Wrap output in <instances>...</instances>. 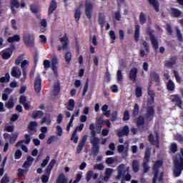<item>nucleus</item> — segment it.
I'll return each mask as SVG.
<instances>
[{
  "instance_id": "1",
  "label": "nucleus",
  "mask_w": 183,
  "mask_h": 183,
  "mask_svg": "<svg viewBox=\"0 0 183 183\" xmlns=\"http://www.w3.org/2000/svg\"><path fill=\"white\" fill-rule=\"evenodd\" d=\"M91 135L92 138L90 139V144L92 147V155L97 156L99 154V137H97V132L95 130H92Z\"/></svg>"
},
{
  "instance_id": "2",
  "label": "nucleus",
  "mask_w": 183,
  "mask_h": 183,
  "mask_svg": "<svg viewBox=\"0 0 183 183\" xmlns=\"http://www.w3.org/2000/svg\"><path fill=\"white\" fill-rule=\"evenodd\" d=\"M127 172V171H125V164H120L118 167H117V179H120L122 177L124 181H131V178H132V177L131 176V174H127L126 175L124 176V174Z\"/></svg>"
},
{
  "instance_id": "3",
  "label": "nucleus",
  "mask_w": 183,
  "mask_h": 183,
  "mask_svg": "<svg viewBox=\"0 0 183 183\" xmlns=\"http://www.w3.org/2000/svg\"><path fill=\"white\" fill-rule=\"evenodd\" d=\"M164 165V162L162 160H157L154 162V166L152 167V171L154 177L152 179V183H157L158 179V174H159V169Z\"/></svg>"
},
{
  "instance_id": "4",
  "label": "nucleus",
  "mask_w": 183,
  "mask_h": 183,
  "mask_svg": "<svg viewBox=\"0 0 183 183\" xmlns=\"http://www.w3.org/2000/svg\"><path fill=\"white\" fill-rule=\"evenodd\" d=\"M23 41L29 48H34V46H35V39H34V36L31 34H24Z\"/></svg>"
},
{
  "instance_id": "5",
  "label": "nucleus",
  "mask_w": 183,
  "mask_h": 183,
  "mask_svg": "<svg viewBox=\"0 0 183 183\" xmlns=\"http://www.w3.org/2000/svg\"><path fill=\"white\" fill-rule=\"evenodd\" d=\"M147 35H149L151 44L154 48V49H158L159 48V44L158 43V39H157V37L153 34L154 31L152 30H147Z\"/></svg>"
},
{
  "instance_id": "6",
  "label": "nucleus",
  "mask_w": 183,
  "mask_h": 183,
  "mask_svg": "<svg viewBox=\"0 0 183 183\" xmlns=\"http://www.w3.org/2000/svg\"><path fill=\"white\" fill-rule=\"evenodd\" d=\"M15 49V45L12 44L9 48L6 49L1 55L3 59H9L12 56V54Z\"/></svg>"
},
{
  "instance_id": "7",
  "label": "nucleus",
  "mask_w": 183,
  "mask_h": 183,
  "mask_svg": "<svg viewBox=\"0 0 183 183\" xmlns=\"http://www.w3.org/2000/svg\"><path fill=\"white\" fill-rule=\"evenodd\" d=\"M94 9V6L91 2H86L85 4V15L86 18L89 20L92 19V11Z\"/></svg>"
},
{
  "instance_id": "8",
  "label": "nucleus",
  "mask_w": 183,
  "mask_h": 183,
  "mask_svg": "<svg viewBox=\"0 0 183 183\" xmlns=\"http://www.w3.org/2000/svg\"><path fill=\"white\" fill-rule=\"evenodd\" d=\"M155 115V109H154L153 106H149L147 108L145 118L147 119H149V121H152L154 119V116Z\"/></svg>"
},
{
  "instance_id": "9",
  "label": "nucleus",
  "mask_w": 183,
  "mask_h": 183,
  "mask_svg": "<svg viewBox=\"0 0 183 183\" xmlns=\"http://www.w3.org/2000/svg\"><path fill=\"white\" fill-rule=\"evenodd\" d=\"M42 89V80L41 76H37L34 81V91L36 94H39Z\"/></svg>"
},
{
  "instance_id": "10",
  "label": "nucleus",
  "mask_w": 183,
  "mask_h": 183,
  "mask_svg": "<svg viewBox=\"0 0 183 183\" xmlns=\"http://www.w3.org/2000/svg\"><path fill=\"white\" fill-rule=\"evenodd\" d=\"M88 139V136L84 135L82 139L79 142V144L76 147V154H81L82 152V149L84 147H85V144H86V141Z\"/></svg>"
},
{
  "instance_id": "11",
  "label": "nucleus",
  "mask_w": 183,
  "mask_h": 183,
  "mask_svg": "<svg viewBox=\"0 0 183 183\" xmlns=\"http://www.w3.org/2000/svg\"><path fill=\"white\" fill-rule=\"evenodd\" d=\"M138 76V69L134 67L131 69L129 73V79L132 82H137V76Z\"/></svg>"
},
{
  "instance_id": "12",
  "label": "nucleus",
  "mask_w": 183,
  "mask_h": 183,
  "mask_svg": "<svg viewBox=\"0 0 183 183\" xmlns=\"http://www.w3.org/2000/svg\"><path fill=\"white\" fill-rule=\"evenodd\" d=\"M128 135H129V127L128 126H124L122 129L117 132V137H119V138L128 137Z\"/></svg>"
},
{
  "instance_id": "13",
  "label": "nucleus",
  "mask_w": 183,
  "mask_h": 183,
  "mask_svg": "<svg viewBox=\"0 0 183 183\" xmlns=\"http://www.w3.org/2000/svg\"><path fill=\"white\" fill-rule=\"evenodd\" d=\"M182 155L179 156V159H175L174 160V166L173 168H176L177 167L179 168V167H183V149H181Z\"/></svg>"
},
{
  "instance_id": "14",
  "label": "nucleus",
  "mask_w": 183,
  "mask_h": 183,
  "mask_svg": "<svg viewBox=\"0 0 183 183\" xmlns=\"http://www.w3.org/2000/svg\"><path fill=\"white\" fill-rule=\"evenodd\" d=\"M36 125H38L36 122H31L29 124L28 129H29V134H30V135H34V134L36 132Z\"/></svg>"
},
{
  "instance_id": "15",
  "label": "nucleus",
  "mask_w": 183,
  "mask_h": 183,
  "mask_svg": "<svg viewBox=\"0 0 183 183\" xmlns=\"http://www.w3.org/2000/svg\"><path fill=\"white\" fill-rule=\"evenodd\" d=\"M58 8V5L55 0H52L49 6L48 15H52L54 11Z\"/></svg>"
},
{
  "instance_id": "16",
  "label": "nucleus",
  "mask_w": 183,
  "mask_h": 183,
  "mask_svg": "<svg viewBox=\"0 0 183 183\" xmlns=\"http://www.w3.org/2000/svg\"><path fill=\"white\" fill-rule=\"evenodd\" d=\"M58 59L56 57H53L51 59V69L54 74V75H58Z\"/></svg>"
},
{
  "instance_id": "17",
  "label": "nucleus",
  "mask_w": 183,
  "mask_h": 183,
  "mask_svg": "<svg viewBox=\"0 0 183 183\" xmlns=\"http://www.w3.org/2000/svg\"><path fill=\"white\" fill-rule=\"evenodd\" d=\"M55 164H56V160H55V159H53L51 160L50 163L46 168V173L47 174V175H49V177L51 175V172L54 169V167H55Z\"/></svg>"
},
{
  "instance_id": "18",
  "label": "nucleus",
  "mask_w": 183,
  "mask_h": 183,
  "mask_svg": "<svg viewBox=\"0 0 183 183\" xmlns=\"http://www.w3.org/2000/svg\"><path fill=\"white\" fill-rule=\"evenodd\" d=\"M172 97V102H175L179 108H181V105H182V100L181 97L178 96V94H173Z\"/></svg>"
},
{
  "instance_id": "19",
  "label": "nucleus",
  "mask_w": 183,
  "mask_h": 183,
  "mask_svg": "<svg viewBox=\"0 0 183 183\" xmlns=\"http://www.w3.org/2000/svg\"><path fill=\"white\" fill-rule=\"evenodd\" d=\"M98 173L94 174V171L89 170L86 173V181H87V182H89V181H91V178H93V179H97L98 178Z\"/></svg>"
},
{
  "instance_id": "20",
  "label": "nucleus",
  "mask_w": 183,
  "mask_h": 183,
  "mask_svg": "<svg viewBox=\"0 0 183 183\" xmlns=\"http://www.w3.org/2000/svg\"><path fill=\"white\" fill-rule=\"evenodd\" d=\"M150 77L156 82L157 86H159L161 84V80L159 79V74L155 71H153L150 74Z\"/></svg>"
},
{
  "instance_id": "21",
  "label": "nucleus",
  "mask_w": 183,
  "mask_h": 183,
  "mask_svg": "<svg viewBox=\"0 0 183 183\" xmlns=\"http://www.w3.org/2000/svg\"><path fill=\"white\" fill-rule=\"evenodd\" d=\"M183 167L179 166L176 167H173V175L174 178H178V177H181L182 174Z\"/></svg>"
},
{
  "instance_id": "22",
  "label": "nucleus",
  "mask_w": 183,
  "mask_h": 183,
  "mask_svg": "<svg viewBox=\"0 0 183 183\" xmlns=\"http://www.w3.org/2000/svg\"><path fill=\"white\" fill-rule=\"evenodd\" d=\"M170 11L171 16H173V18H179V16L182 15V11L178 9L171 8Z\"/></svg>"
},
{
  "instance_id": "23",
  "label": "nucleus",
  "mask_w": 183,
  "mask_h": 183,
  "mask_svg": "<svg viewBox=\"0 0 183 183\" xmlns=\"http://www.w3.org/2000/svg\"><path fill=\"white\" fill-rule=\"evenodd\" d=\"M60 42L63 43V49H68V46H69V41L68 40V36L66 34H64V36L59 39Z\"/></svg>"
},
{
  "instance_id": "24",
  "label": "nucleus",
  "mask_w": 183,
  "mask_h": 183,
  "mask_svg": "<svg viewBox=\"0 0 183 183\" xmlns=\"http://www.w3.org/2000/svg\"><path fill=\"white\" fill-rule=\"evenodd\" d=\"M113 171L114 169L111 168H107L105 171L103 181H104L105 182H108V181H109V179L111 178V175H112Z\"/></svg>"
},
{
  "instance_id": "25",
  "label": "nucleus",
  "mask_w": 183,
  "mask_h": 183,
  "mask_svg": "<svg viewBox=\"0 0 183 183\" xmlns=\"http://www.w3.org/2000/svg\"><path fill=\"white\" fill-rule=\"evenodd\" d=\"M31 117L34 119H39L44 117V112L41 110H35L32 112Z\"/></svg>"
},
{
  "instance_id": "26",
  "label": "nucleus",
  "mask_w": 183,
  "mask_h": 183,
  "mask_svg": "<svg viewBox=\"0 0 183 183\" xmlns=\"http://www.w3.org/2000/svg\"><path fill=\"white\" fill-rule=\"evenodd\" d=\"M59 92H61V85L59 83H56L54 84L53 89L54 97H58V95H59Z\"/></svg>"
},
{
  "instance_id": "27",
  "label": "nucleus",
  "mask_w": 183,
  "mask_h": 183,
  "mask_svg": "<svg viewBox=\"0 0 183 183\" xmlns=\"http://www.w3.org/2000/svg\"><path fill=\"white\" fill-rule=\"evenodd\" d=\"M34 158L31 156H28L26 161L24 163V168H29L32 165V162H34Z\"/></svg>"
},
{
  "instance_id": "28",
  "label": "nucleus",
  "mask_w": 183,
  "mask_h": 183,
  "mask_svg": "<svg viewBox=\"0 0 183 183\" xmlns=\"http://www.w3.org/2000/svg\"><path fill=\"white\" fill-rule=\"evenodd\" d=\"M148 2L150 5H152V6L154 8V10L156 11V12H159V4L158 3V1L148 0Z\"/></svg>"
},
{
  "instance_id": "29",
  "label": "nucleus",
  "mask_w": 183,
  "mask_h": 183,
  "mask_svg": "<svg viewBox=\"0 0 183 183\" xmlns=\"http://www.w3.org/2000/svg\"><path fill=\"white\" fill-rule=\"evenodd\" d=\"M132 167L134 172H138L139 171V162L137 159L133 160Z\"/></svg>"
},
{
  "instance_id": "30",
  "label": "nucleus",
  "mask_w": 183,
  "mask_h": 183,
  "mask_svg": "<svg viewBox=\"0 0 183 183\" xmlns=\"http://www.w3.org/2000/svg\"><path fill=\"white\" fill-rule=\"evenodd\" d=\"M81 8L79 7L75 9V12H74V19L76 24L79 22V19H81Z\"/></svg>"
},
{
  "instance_id": "31",
  "label": "nucleus",
  "mask_w": 183,
  "mask_h": 183,
  "mask_svg": "<svg viewBox=\"0 0 183 183\" xmlns=\"http://www.w3.org/2000/svg\"><path fill=\"white\" fill-rule=\"evenodd\" d=\"M167 91H171L172 92L175 91V84L171 79L167 83Z\"/></svg>"
},
{
  "instance_id": "32",
  "label": "nucleus",
  "mask_w": 183,
  "mask_h": 183,
  "mask_svg": "<svg viewBox=\"0 0 183 183\" xmlns=\"http://www.w3.org/2000/svg\"><path fill=\"white\" fill-rule=\"evenodd\" d=\"M139 114V105H138V104H135L132 110V117L133 118H136V117H138Z\"/></svg>"
},
{
  "instance_id": "33",
  "label": "nucleus",
  "mask_w": 183,
  "mask_h": 183,
  "mask_svg": "<svg viewBox=\"0 0 183 183\" xmlns=\"http://www.w3.org/2000/svg\"><path fill=\"white\" fill-rule=\"evenodd\" d=\"M136 124L137 127H142V125H145V118L142 116H139L136 119Z\"/></svg>"
},
{
  "instance_id": "34",
  "label": "nucleus",
  "mask_w": 183,
  "mask_h": 183,
  "mask_svg": "<svg viewBox=\"0 0 183 183\" xmlns=\"http://www.w3.org/2000/svg\"><path fill=\"white\" fill-rule=\"evenodd\" d=\"M98 24L101 28H104V24H105V16L102 13L99 14Z\"/></svg>"
},
{
  "instance_id": "35",
  "label": "nucleus",
  "mask_w": 183,
  "mask_h": 183,
  "mask_svg": "<svg viewBox=\"0 0 183 183\" xmlns=\"http://www.w3.org/2000/svg\"><path fill=\"white\" fill-rule=\"evenodd\" d=\"M7 41L10 44H12L13 42H19L21 41V37L19 35L16 34L11 37H9Z\"/></svg>"
},
{
  "instance_id": "36",
  "label": "nucleus",
  "mask_w": 183,
  "mask_h": 183,
  "mask_svg": "<svg viewBox=\"0 0 183 183\" xmlns=\"http://www.w3.org/2000/svg\"><path fill=\"white\" fill-rule=\"evenodd\" d=\"M139 29H140L139 25L138 24L135 25L134 40L136 42H138L139 41Z\"/></svg>"
},
{
  "instance_id": "37",
  "label": "nucleus",
  "mask_w": 183,
  "mask_h": 183,
  "mask_svg": "<svg viewBox=\"0 0 183 183\" xmlns=\"http://www.w3.org/2000/svg\"><path fill=\"white\" fill-rule=\"evenodd\" d=\"M149 158H151V150H149V149H147L144 153L143 162L149 163Z\"/></svg>"
},
{
  "instance_id": "38",
  "label": "nucleus",
  "mask_w": 183,
  "mask_h": 183,
  "mask_svg": "<svg viewBox=\"0 0 183 183\" xmlns=\"http://www.w3.org/2000/svg\"><path fill=\"white\" fill-rule=\"evenodd\" d=\"M147 94H148L149 97H150L151 100L152 101V102H154V101H155V92H154V90L151 89V86H149V87L147 89Z\"/></svg>"
},
{
  "instance_id": "39",
  "label": "nucleus",
  "mask_w": 183,
  "mask_h": 183,
  "mask_svg": "<svg viewBox=\"0 0 183 183\" xmlns=\"http://www.w3.org/2000/svg\"><path fill=\"white\" fill-rule=\"evenodd\" d=\"M74 108H75V101L72 99H70L69 100L67 109H68V111H74Z\"/></svg>"
},
{
  "instance_id": "40",
  "label": "nucleus",
  "mask_w": 183,
  "mask_h": 183,
  "mask_svg": "<svg viewBox=\"0 0 183 183\" xmlns=\"http://www.w3.org/2000/svg\"><path fill=\"white\" fill-rule=\"evenodd\" d=\"M66 178H65V174H60L57 178L56 183H66Z\"/></svg>"
},
{
  "instance_id": "41",
  "label": "nucleus",
  "mask_w": 183,
  "mask_h": 183,
  "mask_svg": "<svg viewBox=\"0 0 183 183\" xmlns=\"http://www.w3.org/2000/svg\"><path fill=\"white\" fill-rule=\"evenodd\" d=\"M6 108L8 109H12L15 107V103H14V99H9L8 102L5 104Z\"/></svg>"
},
{
  "instance_id": "42",
  "label": "nucleus",
  "mask_w": 183,
  "mask_h": 183,
  "mask_svg": "<svg viewBox=\"0 0 183 183\" xmlns=\"http://www.w3.org/2000/svg\"><path fill=\"white\" fill-rule=\"evenodd\" d=\"M169 149L172 154H175V152L178 151V144H177L175 142L172 143Z\"/></svg>"
},
{
  "instance_id": "43",
  "label": "nucleus",
  "mask_w": 183,
  "mask_h": 183,
  "mask_svg": "<svg viewBox=\"0 0 183 183\" xmlns=\"http://www.w3.org/2000/svg\"><path fill=\"white\" fill-rule=\"evenodd\" d=\"M16 139H18V134L17 133L13 134L9 139V144L11 145H14L16 142Z\"/></svg>"
},
{
  "instance_id": "44",
  "label": "nucleus",
  "mask_w": 183,
  "mask_h": 183,
  "mask_svg": "<svg viewBox=\"0 0 183 183\" xmlns=\"http://www.w3.org/2000/svg\"><path fill=\"white\" fill-rule=\"evenodd\" d=\"M139 22L141 25H144L145 22H147V16H145V14L144 12H141L139 15Z\"/></svg>"
},
{
  "instance_id": "45",
  "label": "nucleus",
  "mask_w": 183,
  "mask_h": 183,
  "mask_svg": "<svg viewBox=\"0 0 183 183\" xmlns=\"http://www.w3.org/2000/svg\"><path fill=\"white\" fill-rule=\"evenodd\" d=\"M10 78H11V76H9V73H6L5 74V76L0 78V82L1 84H4L5 82H9Z\"/></svg>"
},
{
  "instance_id": "46",
  "label": "nucleus",
  "mask_w": 183,
  "mask_h": 183,
  "mask_svg": "<svg viewBox=\"0 0 183 183\" xmlns=\"http://www.w3.org/2000/svg\"><path fill=\"white\" fill-rule=\"evenodd\" d=\"M175 64H177V62L175 61V60H170V61H167L164 64L165 66H167V68H173L174 65H175Z\"/></svg>"
},
{
  "instance_id": "47",
  "label": "nucleus",
  "mask_w": 183,
  "mask_h": 183,
  "mask_svg": "<svg viewBox=\"0 0 183 183\" xmlns=\"http://www.w3.org/2000/svg\"><path fill=\"white\" fill-rule=\"evenodd\" d=\"M64 59L66 64H69V62H71V59H72V54L69 51L66 52L64 56Z\"/></svg>"
},
{
  "instance_id": "48",
  "label": "nucleus",
  "mask_w": 183,
  "mask_h": 183,
  "mask_svg": "<svg viewBox=\"0 0 183 183\" xmlns=\"http://www.w3.org/2000/svg\"><path fill=\"white\" fill-rule=\"evenodd\" d=\"M122 79H124V76H122V71L118 70L117 73V82H122Z\"/></svg>"
},
{
  "instance_id": "49",
  "label": "nucleus",
  "mask_w": 183,
  "mask_h": 183,
  "mask_svg": "<svg viewBox=\"0 0 183 183\" xmlns=\"http://www.w3.org/2000/svg\"><path fill=\"white\" fill-rule=\"evenodd\" d=\"M78 139H79V137L76 136V131H74L71 135V140L73 141L74 144H78Z\"/></svg>"
},
{
  "instance_id": "50",
  "label": "nucleus",
  "mask_w": 183,
  "mask_h": 183,
  "mask_svg": "<svg viewBox=\"0 0 183 183\" xmlns=\"http://www.w3.org/2000/svg\"><path fill=\"white\" fill-rule=\"evenodd\" d=\"M135 95L137 98H141V97H142V89L141 87L136 88Z\"/></svg>"
},
{
  "instance_id": "51",
  "label": "nucleus",
  "mask_w": 183,
  "mask_h": 183,
  "mask_svg": "<svg viewBox=\"0 0 183 183\" xmlns=\"http://www.w3.org/2000/svg\"><path fill=\"white\" fill-rule=\"evenodd\" d=\"M49 159H51V157L48 155L46 156V159L43 160L42 163L41 164V168H45L46 165H48V162H49Z\"/></svg>"
},
{
  "instance_id": "52",
  "label": "nucleus",
  "mask_w": 183,
  "mask_h": 183,
  "mask_svg": "<svg viewBox=\"0 0 183 183\" xmlns=\"http://www.w3.org/2000/svg\"><path fill=\"white\" fill-rule=\"evenodd\" d=\"M51 119H46V117H43L41 121L40 122L41 125H44V124H46V125H51Z\"/></svg>"
},
{
  "instance_id": "53",
  "label": "nucleus",
  "mask_w": 183,
  "mask_h": 183,
  "mask_svg": "<svg viewBox=\"0 0 183 183\" xmlns=\"http://www.w3.org/2000/svg\"><path fill=\"white\" fill-rule=\"evenodd\" d=\"M174 76L176 78V81L178 84H181V82H182V80L181 79V76H179V74L176 70H174Z\"/></svg>"
},
{
  "instance_id": "54",
  "label": "nucleus",
  "mask_w": 183,
  "mask_h": 183,
  "mask_svg": "<svg viewBox=\"0 0 183 183\" xmlns=\"http://www.w3.org/2000/svg\"><path fill=\"white\" fill-rule=\"evenodd\" d=\"M149 163L143 162L142 167H143V172L144 174H147L149 171Z\"/></svg>"
},
{
  "instance_id": "55",
  "label": "nucleus",
  "mask_w": 183,
  "mask_h": 183,
  "mask_svg": "<svg viewBox=\"0 0 183 183\" xmlns=\"http://www.w3.org/2000/svg\"><path fill=\"white\" fill-rule=\"evenodd\" d=\"M149 142L152 144L154 145L155 142H157V140H155V138L154 137V134H150L148 137Z\"/></svg>"
},
{
  "instance_id": "56",
  "label": "nucleus",
  "mask_w": 183,
  "mask_h": 183,
  "mask_svg": "<svg viewBox=\"0 0 183 183\" xmlns=\"http://www.w3.org/2000/svg\"><path fill=\"white\" fill-rule=\"evenodd\" d=\"M114 19L116 21H121V11L118 10L114 13Z\"/></svg>"
},
{
  "instance_id": "57",
  "label": "nucleus",
  "mask_w": 183,
  "mask_h": 183,
  "mask_svg": "<svg viewBox=\"0 0 183 183\" xmlns=\"http://www.w3.org/2000/svg\"><path fill=\"white\" fill-rule=\"evenodd\" d=\"M105 167H104V164H96L94 166V169H99V171H104V169Z\"/></svg>"
},
{
  "instance_id": "58",
  "label": "nucleus",
  "mask_w": 183,
  "mask_h": 183,
  "mask_svg": "<svg viewBox=\"0 0 183 183\" xmlns=\"http://www.w3.org/2000/svg\"><path fill=\"white\" fill-rule=\"evenodd\" d=\"M43 65L44 66V69H48L49 68H51V61H49L48 59H46L44 61Z\"/></svg>"
},
{
  "instance_id": "59",
  "label": "nucleus",
  "mask_w": 183,
  "mask_h": 183,
  "mask_svg": "<svg viewBox=\"0 0 183 183\" xmlns=\"http://www.w3.org/2000/svg\"><path fill=\"white\" fill-rule=\"evenodd\" d=\"M14 129H15V127L14 126H5L4 131L6 132H14Z\"/></svg>"
},
{
  "instance_id": "60",
  "label": "nucleus",
  "mask_w": 183,
  "mask_h": 183,
  "mask_svg": "<svg viewBox=\"0 0 183 183\" xmlns=\"http://www.w3.org/2000/svg\"><path fill=\"white\" fill-rule=\"evenodd\" d=\"M142 45L144 46L147 54H149V45L148 44V43L146 41H144L142 42Z\"/></svg>"
},
{
  "instance_id": "61",
  "label": "nucleus",
  "mask_w": 183,
  "mask_h": 183,
  "mask_svg": "<svg viewBox=\"0 0 183 183\" xmlns=\"http://www.w3.org/2000/svg\"><path fill=\"white\" fill-rule=\"evenodd\" d=\"M25 140H24V143L26 145L29 144L31 142V135L29 134H25L24 135Z\"/></svg>"
},
{
  "instance_id": "62",
  "label": "nucleus",
  "mask_w": 183,
  "mask_h": 183,
  "mask_svg": "<svg viewBox=\"0 0 183 183\" xmlns=\"http://www.w3.org/2000/svg\"><path fill=\"white\" fill-rule=\"evenodd\" d=\"M175 139H176V141L179 142V144H183V137H182V135H181L179 134H176Z\"/></svg>"
},
{
  "instance_id": "63",
  "label": "nucleus",
  "mask_w": 183,
  "mask_h": 183,
  "mask_svg": "<svg viewBox=\"0 0 183 183\" xmlns=\"http://www.w3.org/2000/svg\"><path fill=\"white\" fill-rule=\"evenodd\" d=\"M123 121H129V111L126 110L124 113Z\"/></svg>"
},
{
  "instance_id": "64",
  "label": "nucleus",
  "mask_w": 183,
  "mask_h": 183,
  "mask_svg": "<svg viewBox=\"0 0 183 183\" xmlns=\"http://www.w3.org/2000/svg\"><path fill=\"white\" fill-rule=\"evenodd\" d=\"M49 181V175H42L41 176V182L42 183H48Z\"/></svg>"
}]
</instances>
